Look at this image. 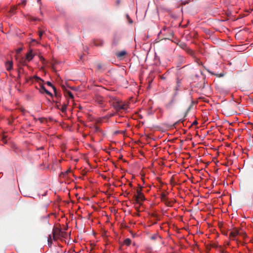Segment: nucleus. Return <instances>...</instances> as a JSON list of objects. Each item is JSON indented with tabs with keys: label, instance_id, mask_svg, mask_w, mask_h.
I'll return each instance as SVG.
<instances>
[{
	"label": "nucleus",
	"instance_id": "obj_11",
	"mask_svg": "<svg viewBox=\"0 0 253 253\" xmlns=\"http://www.w3.org/2000/svg\"><path fill=\"white\" fill-rule=\"evenodd\" d=\"M67 104H64L62 105L61 111L62 113H65L67 110Z\"/></svg>",
	"mask_w": 253,
	"mask_h": 253
},
{
	"label": "nucleus",
	"instance_id": "obj_7",
	"mask_svg": "<svg viewBox=\"0 0 253 253\" xmlns=\"http://www.w3.org/2000/svg\"><path fill=\"white\" fill-rule=\"evenodd\" d=\"M53 241H54V240H53L52 233L51 234H49L47 238V243H48V246L49 247H51L52 243H53Z\"/></svg>",
	"mask_w": 253,
	"mask_h": 253
},
{
	"label": "nucleus",
	"instance_id": "obj_3",
	"mask_svg": "<svg viewBox=\"0 0 253 253\" xmlns=\"http://www.w3.org/2000/svg\"><path fill=\"white\" fill-rule=\"evenodd\" d=\"M237 235L243 236L244 238L246 236V233L241 229L236 228H233L230 232L229 237L233 240H235Z\"/></svg>",
	"mask_w": 253,
	"mask_h": 253
},
{
	"label": "nucleus",
	"instance_id": "obj_23",
	"mask_svg": "<svg viewBox=\"0 0 253 253\" xmlns=\"http://www.w3.org/2000/svg\"><path fill=\"white\" fill-rule=\"evenodd\" d=\"M71 170L70 169H68L66 171V173H67L68 172H71Z\"/></svg>",
	"mask_w": 253,
	"mask_h": 253
},
{
	"label": "nucleus",
	"instance_id": "obj_19",
	"mask_svg": "<svg viewBox=\"0 0 253 253\" xmlns=\"http://www.w3.org/2000/svg\"><path fill=\"white\" fill-rule=\"evenodd\" d=\"M17 6H14L13 7H12L11 10H10V11L11 12H13L17 8Z\"/></svg>",
	"mask_w": 253,
	"mask_h": 253
},
{
	"label": "nucleus",
	"instance_id": "obj_12",
	"mask_svg": "<svg viewBox=\"0 0 253 253\" xmlns=\"http://www.w3.org/2000/svg\"><path fill=\"white\" fill-rule=\"evenodd\" d=\"M124 244L126 246H129L131 243V241L129 238H126L124 240Z\"/></svg>",
	"mask_w": 253,
	"mask_h": 253
},
{
	"label": "nucleus",
	"instance_id": "obj_13",
	"mask_svg": "<svg viewBox=\"0 0 253 253\" xmlns=\"http://www.w3.org/2000/svg\"><path fill=\"white\" fill-rule=\"evenodd\" d=\"M33 79H35V80L36 81V82H39V81H42L41 79L38 77V76H34L33 78H32Z\"/></svg>",
	"mask_w": 253,
	"mask_h": 253
},
{
	"label": "nucleus",
	"instance_id": "obj_21",
	"mask_svg": "<svg viewBox=\"0 0 253 253\" xmlns=\"http://www.w3.org/2000/svg\"><path fill=\"white\" fill-rule=\"evenodd\" d=\"M21 50H22V48H18L16 50L17 53H18L20 52Z\"/></svg>",
	"mask_w": 253,
	"mask_h": 253
},
{
	"label": "nucleus",
	"instance_id": "obj_14",
	"mask_svg": "<svg viewBox=\"0 0 253 253\" xmlns=\"http://www.w3.org/2000/svg\"><path fill=\"white\" fill-rule=\"evenodd\" d=\"M158 238H160V236L158 234H155L151 236V239L152 240L157 239Z\"/></svg>",
	"mask_w": 253,
	"mask_h": 253
},
{
	"label": "nucleus",
	"instance_id": "obj_17",
	"mask_svg": "<svg viewBox=\"0 0 253 253\" xmlns=\"http://www.w3.org/2000/svg\"><path fill=\"white\" fill-rule=\"evenodd\" d=\"M46 84L48 86L52 87L54 90H55V88L52 85V84L50 82H47Z\"/></svg>",
	"mask_w": 253,
	"mask_h": 253
},
{
	"label": "nucleus",
	"instance_id": "obj_20",
	"mask_svg": "<svg viewBox=\"0 0 253 253\" xmlns=\"http://www.w3.org/2000/svg\"><path fill=\"white\" fill-rule=\"evenodd\" d=\"M198 124V122L197 121H195L194 122H193V123H192V125H196Z\"/></svg>",
	"mask_w": 253,
	"mask_h": 253
},
{
	"label": "nucleus",
	"instance_id": "obj_5",
	"mask_svg": "<svg viewBox=\"0 0 253 253\" xmlns=\"http://www.w3.org/2000/svg\"><path fill=\"white\" fill-rule=\"evenodd\" d=\"M136 193L137 195L135 196V201L137 203L139 204L141 202L144 201L145 198L140 189H137Z\"/></svg>",
	"mask_w": 253,
	"mask_h": 253
},
{
	"label": "nucleus",
	"instance_id": "obj_18",
	"mask_svg": "<svg viewBox=\"0 0 253 253\" xmlns=\"http://www.w3.org/2000/svg\"><path fill=\"white\" fill-rule=\"evenodd\" d=\"M26 1L25 0H22L21 2L19 3V5H23L24 6L26 5Z\"/></svg>",
	"mask_w": 253,
	"mask_h": 253
},
{
	"label": "nucleus",
	"instance_id": "obj_25",
	"mask_svg": "<svg viewBox=\"0 0 253 253\" xmlns=\"http://www.w3.org/2000/svg\"><path fill=\"white\" fill-rule=\"evenodd\" d=\"M165 197V194H163V195H162V197Z\"/></svg>",
	"mask_w": 253,
	"mask_h": 253
},
{
	"label": "nucleus",
	"instance_id": "obj_6",
	"mask_svg": "<svg viewBox=\"0 0 253 253\" xmlns=\"http://www.w3.org/2000/svg\"><path fill=\"white\" fill-rule=\"evenodd\" d=\"M175 102V98H172L170 100V101L166 105V108L168 109H170L173 106V105L174 104Z\"/></svg>",
	"mask_w": 253,
	"mask_h": 253
},
{
	"label": "nucleus",
	"instance_id": "obj_24",
	"mask_svg": "<svg viewBox=\"0 0 253 253\" xmlns=\"http://www.w3.org/2000/svg\"><path fill=\"white\" fill-rule=\"evenodd\" d=\"M32 42H37V43H38V42H37L36 40H34V39H33V40H32Z\"/></svg>",
	"mask_w": 253,
	"mask_h": 253
},
{
	"label": "nucleus",
	"instance_id": "obj_1",
	"mask_svg": "<svg viewBox=\"0 0 253 253\" xmlns=\"http://www.w3.org/2000/svg\"><path fill=\"white\" fill-rule=\"evenodd\" d=\"M68 236L67 232L58 227H54L52 230V237L54 241L58 240H63L66 239Z\"/></svg>",
	"mask_w": 253,
	"mask_h": 253
},
{
	"label": "nucleus",
	"instance_id": "obj_15",
	"mask_svg": "<svg viewBox=\"0 0 253 253\" xmlns=\"http://www.w3.org/2000/svg\"><path fill=\"white\" fill-rule=\"evenodd\" d=\"M67 94L68 95V96L71 98V99H73L74 98V96H73V94H72V93L69 91L67 92Z\"/></svg>",
	"mask_w": 253,
	"mask_h": 253
},
{
	"label": "nucleus",
	"instance_id": "obj_8",
	"mask_svg": "<svg viewBox=\"0 0 253 253\" xmlns=\"http://www.w3.org/2000/svg\"><path fill=\"white\" fill-rule=\"evenodd\" d=\"M40 91L41 93L45 92L47 95L52 96V94L51 93V92H50L49 91H48L47 89H46V88H45V87L43 85H42L41 86Z\"/></svg>",
	"mask_w": 253,
	"mask_h": 253
},
{
	"label": "nucleus",
	"instance_id": "obj_9",
	"mask_svg": "<svg viewBox=\"0 0 253 253\" xmlns=\"http://www.w3.org/2000/svg\"><path fill=\"white\" fill-rule=\"evenodd\" d=\"M5 67L7 70H10L12 68V62L11 61H7L5 63Z\"/></svg>",
	"mask_w": 253,
	"mask_h": 253
},
{
	"label": "nucleus",
	"instance_id": "obj_4",
	"mask_svg": "<svg viewBox=\"0 0 253 253\" xmlns=\"http://www.w3.org/2000/svg\"><path fill=\"white\" fill-rule=\"evenodd\" d=\"M33 57L34 55H33L32 52L31 50L27 53L25 58L24 59L22 58L19 62L22 65H25L27 64V61L29 62L32 60Z\"/></svg>",
	"mask_w": 253,
	"mask_h": 253
},
{
	"label": "nucleus",
	"instance_id": "obj_22",
	"mask_svg": "<svg viewBox=\"0 0 253 253\" xmlns=\"http://www.w3.org/2000/svg\"><path fill=\"white\" fill-rule=\"evenodd\" d=\"M101 68H102V66H101V65L100 64H98V65H97V68H98V69L100 70V69H101Z\"/></svg>",
	"mask_w": 253,
	"mask_h": 253
},
{
	"label": "nucleus",
	"instance_id": "obj_16",
	"mask_svg": "<svg viewBox=\"0 0 253 253\" xmlns=\"http://www.w3.org/2000/svg\"><path fill=\"white\" fill-rule=\"evenodd\" d=\"M43 33H44V31H41V30H40L39 31V38H40V39H42V37Z\"/></svg>",
	"mask_w": 253,
	"mask_h": 253
},
{
	"label": "nucleus",
	"instance_id": "obj_2",
	"mask_svg": "<svg viewBox=\"0 0 253 253\" xmlns=\"http://www.w3.org/2000/svg\"><path fill=\"white\" fill-rule=\"evenodd\" d=\"M113 106L115 110L117 111H119L122 110H127L128 108L127 104L118 100H115L113 102Z\"/></svg>",
	"mask_w": 253,
	"mask_h": 253
},
{
	"label": "nucleus",
	"instance_id": "obj_10",
	"mask_svg": "<svg viewBox=\"0 0 253 253\" xmlns=\"http://www.w3.org/2000/svg\"><path fill=\"white\" fill-rule=\"evenodd\" d=\"M126 52L125 50L121 51L119 52H118L116 53V56L118 58H121L125 55H126Z\"/></svg>",
	"mask_w": 253,
	"mask_h": 253
},
{
	"label": "nucleus",
	"instance_id": "obj_26",
	"mask_svg": "<svg viewBox=\"0 0 253 253\" xmlns=\"http://www.w3.org/2000/svg\"><path fill=\"white\" fill-rule=\"evenodd\" d=\"M16 58V59L17 60L18 58V56L17 55Z\"/></svg>",
	"mask_w": 253,
	"mask_h": 253
}]
</instances>
